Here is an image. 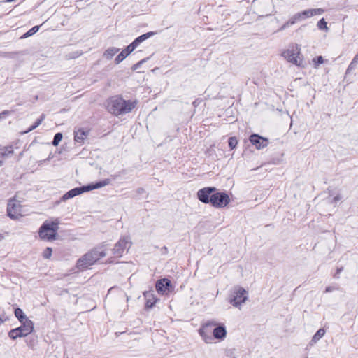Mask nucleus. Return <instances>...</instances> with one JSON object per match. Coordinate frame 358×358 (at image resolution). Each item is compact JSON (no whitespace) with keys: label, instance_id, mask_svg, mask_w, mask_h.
Returning a JSON list of instances; mask_svg holds the SVG:
<instances>
[{"label":"nucleus","instance_id":"f257e3e1","mask_svg":"<svg viewBox=\"0 0 358 358\" xmlns=\"http://www.w3.org/2000/svg\"><path fill=\"white\" fill-rule=\"evenodd\" d=\"M136 101L124 100L120 96L111 97L108 101V111L115 116L130 113L136 106Z\"/></svg>","mask_w":358,"mask_h":358},{"label":"nucleus","instance_id":"f03ea898","mask_svg":"<svg viewBox=\"0 0 358 358\" xmlns=\"http://www.w3.org/2000/svg\"><path fill=\"white\" fill-rule=\"evenodd\" d=\"M105 256L106 252L101 248H93L77 260L76 268L83 271Z\"/></svg>","mask_w":358,"mask_h":358},{"label":"nucleus","instance_id":"7ed1b4c3","mask_svg":"<svg viewBox=\"0 0 358 358\" xmlns=\"http://www.w3.org/2000/svg\"><path fill=\"white\" fill-rule=\"evenodd\" d=\"M110 183V180L109 179H105L102 181L97 182L94 184H90L88 185L73 188L68 191L66 193H65L61 198V200L63 201H66V200L72 199L76 196L80 195L83 192L105 187L109 185Z\"/></svg>","mask_w":358,"mask_h":358},{"label":"nucleus","instance_id":"20e7f679","mask_svg":"<svg viewBox=\"0 0 358 358\" xmlns=\"http://www.w3.org/2000/svg\"><path fill=\"white\" fill-rule=\"evenodd\" d=\"M59 221L56 219L54 221H45L39 229V236L44 240H54L57 236L59 229Z\"/></svg>","mask_w":358,"mask_h":358},{"label":"nucleus","instance_id":"39448f33","mask_svg":"<svg viewBox=\"0 0 358 358\" xmlns=\"http://www.w3.org/2000/svg\"><path fill=\"white\" fill-rule=\"evenodd\" d=\"M281 56L288 62L296 65L298 67L303 68L305 63L303 57L301 54L300 49L298 46H292L281 52Z\"/></svg>","mask_w":358,"mask_h":358},{"label":"nucleus","instance_id":"423d86ee","mask_svg":"<svg viewBox=\"0 0 358 358\" xmlns=\"http://www.w3.org/2000/svg\"><path fill=\"white\" fill-rule=\"evenodd\" d=\"M21 325L11 329L8 332V336L15 340L18 338L25 337L34 331V322L31 320H25V322H20Z\"/></svg>","mask_w":358,"mask_h":358},{"label":"nucleus","instance_id":"0eeeda50","mask_svg":"<svg viewBox=\"0 0 358 358\" xmlns=\"http://www.w3.org/2000/svg\"><path fill=\"white\" fill-rule=\"evenodd\" d=\"M248 300V292L241 287H235L229 297V302L234 307L240 308Z\"/></svg>","mask_w":358,"mask_h":358},{"label":"nucleus","instance_id":"6e6552de","mask_svg":"<svg viewBox=\"0 0 358 358\" xmlns=\"http://www.w3.org/2000/svg\"><path fill=\"white\" fill-rule=\"evenodd\" d=\"M324 12L322 8H315L306 10L301 13L295 14L287 22V25L294 24L296 21H300L305 18L310 17L313 15H321ZM286 24L285 25V27Z\"/></svg>","mask_w":358,"mask_h":358},{"label":"nucleus","instance_id":"1a4fd4ad","mask_svg":"<svg viewBox=\"0 0 358 358\" xmlns=\"http://www.w3.org/2000/svg\"><path fill=\"white\" fill-rule=\"evenodd\" d=\"M230 202L229 195L225 192H214L211 195L210 204L217 208L227 206Z\"/></svg>","mask_w":358,"mask_h":358},{"label":"nucleus","instance_id":"9d476101","mask_svg":"<svg viewBox=\"0 0 358 358\" xmlns=\"http://www.w3.org/2000/svg\"><path fill=\"white\" fill-rule=\"evenodd\" d=\"M131 245V241L129 236L122 237L115 245L113 254L117 257H121L126 250H129Z\"/></svg>","mask_w":358,"mask_h":358},{"label":"nucleus","instance_id":"9b49d317","mask_svg":"<svg viewBox=\"0 0 358 358\" xmlns=\"http://www.w3.org/2000/svg\"><path fill=\"white\" fill-rule=\"evenodd\" d=\"M22 206L20 201L15 199H10L7 206V215L12 220H17L22 216Z\"/></svg>","mask_w":358,"mask_h":358},{"label":"nucleus","instance_id":"f8f14e48","mask_svg":"<svg viewBox=\"0 0 358 358\" xmlns=\"http://www.w3.org/2000/svg\"><path fill=\"white\" fill-rule=\"evenodd\" d=\"M217 189L214 187H207L199 189L197 192L199 200L203 203H210L211 195L216 192Z\"/></svg>","mask_w":358,"mask_h":358},{"label":"nucleus","instance_id":"ddd939ff","mask_svg":"<svg viewBox=\"0 0 358 358\" xmlns=\"http://www.w3.org/2000/svg\"><path fill=\"white\" fill-rule=\"evenodd\" d=\"M155 287L159 294H166L170 292L172 286L170 280L162 278L157 281Z\"/></svg>","mask_w":358,"mask_h":358},{"label":"nucleus","instance_id":"4468645a","mask_svg":"<svg viewBox=\"0 0 358 358\" xmlns=\"http://www.w3.org/2000/svg\"><path fill=\"white\" fill-rule=\"evenodd\" d=\"M250 141L254 145H255L256 148L260 150L267 146L268 144V141L266 138H263L258 134H252L250 136Z\"/></svg>","mask_w":358,"mask_h":358},{"label":"nucleus","instance_id":"2eb2a0df","mask_svg":"<svg viewBox=\"0 0 358 358\" xmlns=\"http://www.w3.org/2000/svg\"><path fill=\"white\" fill-rule=\"evenodd\" d=\"M90 134V129L80 128L74 131V140L76 143L83 144Z\"/></svg>","mask_w":358,"mask_h":358},{"label":"nucleus","instance_id":"dca6fc26","mask_svg":"<svg viewBox=\"0 0 358 358\" xmlns=\"http://www.w3.org/2000/svg\"><path fill=\"white\" fill-rule=\"evenodd\" d=\"M213 336L220 340H222L226 337L227 331L223 324H219L215 327L213 331Z\"/></svg>","mask_w":358,"mask_h":358},{"label":"nucleus","instance_id":"f3484780","mask_svg":"<svg viewBox=\"0 0 358 358\" xmlns=\"http://www.w3.org/2000/svg\"><path fill=\"white\" fill-rule=\"evenodd\" d=\"M136 46H127V48L122 50L115 59V64L120 63L124 60Z\"/></svg>","mask_w":358,"mask_h":358},{"label":"nucleus","instance_id":"a211bd4d","mask_svg":"<svg viewBox=\"0 0 358 358\" xmlns=\"http://www.w3.org/2000/svg\"><path fill=\"white\" fill-rule=\"evenodd\" d=\"M13 153V148L12 146L0 147V166L3 163V159L8 157Z\"/></svg>","mask_w":358,"mask_h":358},{"label":"nucleus","instance_id":"6ab92c4d","mask_svg":"<svg viewBox=\"0 0 358 358\" xmlns=\"http://www.w3.org/2000/svg\"><path fill=\"white\" fill-rule=\"evenodd\" d=\"M143 295L146 299V308H152L157 301V299L154 297L153 294L150 292H145Z\"/></svg>","mask_w":358,"mask_h":358},{"label":"nucleus","instance_id":"aec40b11","mask_svg":"<svg viewBox=\"0 0 358 358\" xmlns=\"http://www.w3.org/2000/svg\"><path fill=\"white\" fill-rule=\"evenodd\" d=\"M155 34V33L152 32V31L144 34L137 37L136 39H134L129 45H139L140 43L143 42L145 39L150 38V36H152Z\"/></svg>","mask_w":358,"mask_h":358},{"label":"nucleus","instance_id":"412c9836","mask_svg":"<svg viewBox=\"0 0 358 358\" xmlns=\"http://www.w3.org/2000/svg\"><path fill=\"white\" fill-rule=\"evenodd\" d=\"M216 323L214 322H210L205 324L202 328H201L199 331L200 336L205 340L206 342H208L207 336L206 334V331H208V327L215 326Z\"/></svg>","mask_w":358,"mask_h":358},{"label":"nucleus","instance_id":"4be33fe9","mask_svg":"<svg viewBox=\"0 0 358 358\" xmlns=\"http://www.w3.org/2000/svg\"><path fill=\"white\" fill-rule=\"evenodd\" d=\"M325 334V330L322 328L318 329L317 332L313 336L310 344L311 345L315 344L318 341H320Z\"/></svg>","mask_w":358,"mask_h":358},{"label":"nucleus","instance_id":"5701e85b","mask_svg":"<svg viewBox=\"0 0 358 358\" xmlns=\"http://www.w3.org/2000/svg\"><path fill=\"white\" fill-rule=\"evenodd\" d=\"M15 316L17 318L20 322H25V320H30L24 313L23 310L20 308L15 309Z\"/></svg>","mask_w":358,"mask_h":358},{"label":"nucleus","instance_id":"b1692460","mask_svg":"<svg viewBox=\"0 0 358 358\" xmlns=\"http://www.w3.org/2000/svg\"><path fill=\"white\" fill-rule=\"evenodd\" d=\"M44 119H45V115L42 114L41 116L40 117V118H38L35 122V123L33 125H31L24 133H29V132L33 131L34 129H35L36 127H38L41 124V122L43 121Z\"/></svg>","mask_w":358,"mask_h":358},{"label":"nucleus","instance_id":"393cba45","mask_svg":"<svg viewBox=\"0 0 358 358\" xmlns=\"http://www.w3.org/2000/svg\"><path fill=\"white\" fill-rule=\"evenodd\" d=\"M40 26H34L31 29H29L27 32H26L23 36H21V38H27L29 36H32L35 33H36L39 29Z\"/></svg>","mask_w":358,"mask_h":358},{"label":"nucleus","instance_id":"a878e982","mask_svg":"<svg viewBox=\"0 0 358 358\" xmlns=\"http://www.w3.org/2000/svg\"><path fill=\"white\" fill-rule=\"evenodd\" d=\"M117 51H118V50L116 49L115 48H111L108 49L106 51V52L104 53V55L108 59H110L117 53Z\"/></svg>","mask_w":358,"mask_h":358},{"label":"nucleus","instance_id":"bb28decb","mask_svg":"<svg viewBox=\"0 0 358 358\" xmlns=\"http://www.w3.org/2000/svg\"><path fill=\"white\" fill-rule=\"evenodd\" d=\"M62 133H57L55 136H54V138L52 141V144L54 145V146H57L59 145V143H60V141H62Z\"/></svg>","mask_w":358,"mask_h":358},{"label":"nucleus","instance_id":"cd10ccee","mask_svg":"<svg viewBox=\"0 0 358 358\" xmlns=\"http://www.w3.org/2000/svg\"><path fill=\"white\" fill-rule=\"evenodd\" d=\"M357 63H358V53L355 55V57H354V59H352V61L351 62L350 65L348 66L347 72L354 69L355 68L356 65L357 64Z\"/></svg>","mask_w":358,"mask_h":358},{"label":"nucleus","instance_id":"c85d7f7f","mask_svg":"<svg viewBox=\"0 0 358 358\" xmlns=\"http://www.w3.org/2000/svg\"><path fill=\"white\" fill-rule=\"evenodd\" d=\"M317 27L320 30H327L328 28L327 26V22L324 18H322L321 20H319V22H317Z\"/></svg>","mask_w":358,"mask_h":358},{"label":"nucleus","instance_id":"c756f323","mask_svg":"<svg viewBox=\"0 0 358 358\" xmlns=\"http://www.w3.org/2000/svg\"><path fill=\"white\" fill-rule=\"evenodd\" d=\"M228 143L231 149H234L238 144V141L236 137H230L228 140Z\"/></svg>","mask_w":358,"mask_h":358},{"label":"nucleus","instance_id":"7c9ffc66","mask_svg":"<svg viewBox=\"0 0 358 358\" xmlns=\"http://www.w3.org/2000/svg\"><path fill=\"white\" fill-rule=\"evenodd\" d=\"M313 62L315 64V68H317L318 65L322 64L324 62L323 57L322 56H318L313 59Z\"/></svg>","mask_w":358,"mask_h":358},{"label":"nucleus","instance_id":"2f4dec72","mask_svg":"<svg viewBox=\"0 0 358 358\" xmlns=\"http://www.w3.org/2000/svg\"><path fill=\"white\" fill-rule=\"evenodd\" d=\"M52 255V248H47L43 254V256L45 259H49Z\"/></svg>","mask_w":358,"mask_h":358},{"label":"nucleus","instance_id":"473e14b6","mask_svg":"<svg viewBox=\"0 0 358 358\" xmlns=\"http://www.w3.org/2000/svg\"><path fill=\"white\" fill-rule=\"evenodd\" d=\"M146 61V59H143L142 60H141L140 62H138V63H136V64H134L132 67V69L134 70H136L138 69V67L143 64Z\"/></svg>","mask_w":358,"mask_h":358},{"label":"nucleus","instance_id":"72a5a7b5","mask_svg":"<svg viewBox=\"0 0 358 358\" xmlns=\"http://www.w3.org/2000/svg\"><path fill=\"white\" fill-rule=\"evenodd\" d=\"M338 288L335 287H332V286H329V287H327L326 289H325V292H331L334 290H337Z\"/></svg>","mask_w":358,"mask_h":358},{"label":"nucleus","instance_id":"f704fd0d","mask_svg":"<svg viewBox=\"0 0 358 358\" xmlns=\"http://www.w3.org/2000/svg\"><path fill=\"white\" fill-rule=\"evenodd\" d=\"M343 271V268H340L337 269L336 273L334 275V278H339V273Z\"/></svg>","mask_w":358,"mask_h":358},{"label":"nucleus","instance_id":"c9c22d12","mask_svg":"<svg viewBox=\"0 0 358 358\" xmlns=\"http://www.w3.org/2000/svg\"><path fill=\"white\" fill-rule=\"evenodd\" d=\"M341 199V196L340 195H336L334 199V202L336 203L338 202V201H340Z\"/></svg>","mask_w":358,"mask_h":358},{"label":"nucleus","instance_id":"e433bc0d","mask_svg":"<svg viewBox=\"0 0 358 358\" xmlns=\"http://www.w3.org/2000/svg\"><path fill=\"white\" fill-rule=\"evenodd\" d=\"M137 192L139 194H143L145 192V189L143 188H138L137 189Z\"/></svg>","mask_w":358,"mask_h":358},{"label":"nucleus","instance_id":"4c0bfd02","mask_svg":"<svg viewBox=\"0 0 358 358\" xmlns=\"http://www.w3.org/2000/svg\"><path fill=\"white\" fill-rule=\"evenodd\" d=\"M8 113L9 112L8 110H4L2 113H0V118L3 117V116H4V115L8 114Z\"/></svg>","mask_w":358,"mask_h":358},{"label":"nucleus","instance_id":"58836bf2","mask_svg":"<svg viewBox=\"0 0 358 358\" xmlns=\"http://www.w3.org/2000/svg\"><path fill=\"white\" fill-rule=\"evenodd\" d=\"M4 238V236L2 234H0V241H3Z\"/></svg>","mask_w":358,"mask_h":358},{"label":"nucleus","instance_id":"ea45409f","mask_svg":"<svg viewBox=\"0 0 358 358\" xmlns=\"http://www.w3.org/2000/svg\"><path fill=\"white\" fill-rule=\"evenodd\" d=\"M162 250H164V253H166V252H167V250H167V248H166V247H164V248H162Z\"/></svg>","mask_w":358,"mask_h":358},{"label":"nucleus","instance_id":"a19ab883","mask_svg":"<svg viewBox=\"0 0 358 358\" xmlns=\"http://www.w3.org/2000/svg\"><path fill=\"white\" fill-rule=\"evenodd\" d=\"M3 322V320L0 317V324Z\"/></svg>","mask_w":358,"mask_h":358},{"label":"nucleus","instance_id":"79ce46f5","mask_svg":"<svg viewBox=\"0 0 358 358\" xmlns=\"http://www.w3.org/2000/svg\"><path fill=\"white\" fill-rule=\"evenodd\" d=\"M234 358H236V357H234Z\"/></svg>","mask_w":358,"mask_h":358}]
</instances>
